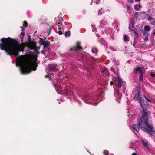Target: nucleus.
<instances>
[{"mask_svg":"<svg viewBox=\"0 0 155 155\" xmlns=\"http://www.w3.org/2000/svg\"><path fill=\"white\" fill-rule=\"evenodd\" d=\"M54 86L55 87V88L57 87L58 89V90H61V86H59V85H58L57 84H54Z\"/></svg>","mask_w":155,"mask_h":155,"instance_id":"obj_21","label":"nucleus"},{"mask_svg":"<svg viewBox=\"0 0 155 155\" xmlns=\"http://www.w3.org/2000/svg\"><path fill=\"white\" fill-rule=\"evenodd\" d=\"M58 33L59 35H61L63 34L62 31L60 30L58 31Z\"/></svg>","mask_w":155,"mask_h":155,"instance_id":"obj_29","label":"nucleus"},{"mask_svg":"<svg viewBox=\"0 0 155 155\" xmlns=\"http://www.w3.org/2000/svg\"><path fill=\"white\" fill-rule=\"evenodd\" d=\"M0 43V48L4 50L8 54L11 56L14 55L18 57L19 52L24 51V46L20 44L17 41H14L10 37L1 38Z\"/></svg>","mask_w":155,"mask_h":155,"instance_id":"obj_2","label":"nucleus"},{"mask_svg":"<svg viewBox=\"0 0 155 155\" xmlns=\"http://www.w3.org/2000/svg\"><path fill=\"white\" fill-rule=\"evenodd\" d=\"M83 49L80 46V43L77 42L76 46L72 47L70 49L71 51H78Z\"/></svg>","mask_w":155,"mask_h":155,"instance_id":"obj_9","label":"nucleus"},{"mask_svg":"<svg viewBox=\"0 0 155 155\" xmlns=\"http://www.w3.org/2000/svg\"><path fill=\"white\" fill-rule=\"evenodd\" d=\"M102 42H104V41H101V43H102Z\"/></svg>","mask_w":155,"mask_h":155,"instance_id":"obj_48","label":"nucleus"},{"mask_svg":"<svg viewBox=\"0 0 155 155\" xmlns=\"http://www.w3.org/2000/svg\"><path fill=\"white\" fill-rule=\"evenodd\" d=\"M144 72V68L141 67H137L134 70V73L137 74H143Z\"/></svg>","mask_w":155,"mask_h":155,"instance_id":"obj_7","label":"nucleus"},{"mask_svg":"<svg viewBox=\"0 0 155 155\" xmlns=\"http://www.w3.org/2000/svg\"><path fill=\"white\" fill-rule=\"evenodd\" d=\"M28 40L29 41H30L31 40L30 36H28Z\"/></svg>","mask_w":155,"mask_h":155,"instance_id":"obj_36","label":"nucleus"},{"mask_svg":"<svg viewBox=\"0 0 155 155\" xmlns=\"http://www.w3.org/2000/svg\"><path fill=\"white\" fill-rule=\"evenodd\" d=\"M28 25V23L26 22L25 21H24V24H23V26L24 27H27V25Z\"/></svg>","mask_w":155,"mask_h":155,"instance_id":"obj_28","label":"nucleus"},{"mask_svg":"<svg viewBox=\"0 0 155 155\" xmlns=\"http://www.w3.org/2000/svg\"><path fill=\"white\" fill-rule=\"evenodd\" d=\"M59 30L61 29V27H59Z\"/></svg>","mask_w":155,"mask_h":155,"instance_id":"obj_43","label":"nucleus"},{"mask_svg":"<svg viewBox=\"0 0 155 155\" xmlns=\"http://www.w3.org/2000/svg\"><path fill=\"white\" fill-rule=\"evenodd\" d=\"M138 13L137 12H136L134 15V17L137 18L138 16Z\"/></svg>","mask_w":155,"mask_h":155,"instance_id":"obj_26","label":"nucleus"},{"mask_svg":"<svg viewBox=\"0 0 155 155\" xmlns=\"http://www.w3.org/2000/svg\"><path fill=\"white\" fill-rule=\"evenodd\" d=\"M21 34L23 36H24L25 35V33L24 32H22L21 33Z\"/></svg>","mask_w":155,"mask_h":155,"instance_id":"obj_35","label":"nucleus"},{"mask_svg":"<svg viewBox=\"0 0 155 155\" xmlns=\"http://www.w3.org/2000/svg\"><path fill=\"white\" fill-rule=\"evenodd\" d=\"M145 14L146 15L147 17V19L148 21H149L150 20H154V19L153 18L150 16V14H148V13L146 14Z\"/></svg>","mask_w":155,"mask_h":155,"instance_id":"obj_15","label":"nucleus"},{"mask_svg":"<svg viewBox=\"0 0 155 155\" xmlns=\"http://www.w3.org/2000/svg\"><path fill=\"white\" fill-rule=\"evenodd\" d=\"M91 51L93 53H94L95 52V51L93 49Z\"/></svg>","mask_w":155,"mask_h":155,"instance_id":"obj_39","label":"nucleus"},{"mask_svg":"<svg viewBox=\"0 0 155 155\" xmlns=\"http://www.w3.org/2000/svg\"><path fill=\"white\" fill-rule=\"evenodd\" d=\"M148 37L147 36H146L145 38H144V41H147L148 39Z\"/></svg>","mask_w":155,"mask_h":155,"instance_id":"obj_33","label":"nucleus"},{"mask_svg":"<svg viewBox=\"0 0 155 155\" xmlns=\"http://www.w3.org/2000/svg\"><path fill=\"white\" fill-rule=\"evenodd\" d=\"M23 37H22V38H21V41L22 42H23Z\"/></svg>","mask_w":155,"mask_h":155,"instance_id":"obj_41","label":"nucleus"},{"mask_svg":"<svg viewBox=\"0 0 155 155\" xmlns=\"http://www.w3.org/2000/svg\"><path fill=\"white\" fill-rule=\"evenodd\" d=\"M129 28L130 29V27H129Z\"/></svg>","mask_w":155,"mask_h":155,"instance_id":"obj_50","label":"nucleus"},{"mask_svg":"<svg viewBox=\"0 0 155 155\" xmlns=\"http://www.w3.org/2000/svg\"><path fill=\"white\" fill-rule=\"evenodd\" d=\"M104 155H114L113 154H109V152L107 150H105L104 151Z\"/></svg>","mask_w":155,"mask_h":155,"instance_id":"obj_20","label":"nucleus"},{"mask_svg":"<svg viewBox=\"0 0 155 155\" xmlns=\"http://www.w3.org/2000/svg\"><path fill=\"white\" fill-rule=\"evenodd\" d=\"M146 13V12H142V13Z\"/></svg>","mask_w":155,"mask_h":155,"instance_id":"obj_46","label":"nucleus"},{"mask_svg":"<svg viewBox=\"0 0 155 155\" xmlns=\"http://www.w3.org/2000/svg\"><path fill=\"white\" fill-rule=\"evenodd\" d=\"M107 70V69L106 68H104V69L103 71L102 72H103L104 71Z\"/></svg>","mask_w":155,"mask_h":155,"instance_id":"obj_40","label":"nucleus"},{"mask_svg":"<svg viewBox=\"0 0 155 155\" xmlns=\"http://www.w3.org/2000/svg\"><path fill=\"white\" fill-rule=\"evenodd\" d=\"M17 67L20 66L21 73L22 74L29 73L33 70L35 71L38 66L36 63L32 61H27L25 59L20 58L18 59L16 64Z\"/></svg>","mask_w":155,"mask_h":155,"instance_id":"obj_3","label":"nucleus"},{"mask_svg":"<svg viewBox=\"0 0 155 155\" xmlns=\"http://www.w3.org/2000/svg\"><path fill=\"white\" fill-rule=\"evenodd\" d=\"M144 97L148 102L150 103L152 102V101L151 100L148 99L145 95H144Z\"/></svg>","mask_w":155,"mask_h":155,"instance_id":"obj_23","label":"nucleus"},{"mask_svg":"<svg viewBox=\"0 0 155 155\" xmlns=\"http://www.w3.org/2000/svg\"><path fill=\"white\" fill-rule=\"evenodd\" d=\"M135 0L137 2H139L140 1V0Z\"/></svg>","mask_w":155,"mask_h":155,"instance_id":"obj_42","label":"nucleus"},{"mask_svg":"<svg viewBox=\"0 0 155 155\" xmlns=\"http://www.w3.org/2000/svg\"><path fill=\"white\" fill-rule=\"evenodd\" d=\"M93 2H94L96 3V4H98L100 2V0H92Z\"/></svg>","mask_w":155,"mask_h":155,"instance_id":"obj_25","label":"nucleus"},{"mask_svg":"<svg viewBox=\"0 0 155 155\" xmlns=\"http://www.w3.org/2000/svg\"><path fill=\"white\" fill-rule=\"evenodd\" d=\"M123 39L124 42H127L129 41V37L128 35H124V36Z\"/></svg>","mask_w":155,"mask_h":155,"instance_id":"obj_13","label":"nucleus"},{"mask_svg":"<svg viewBox=\"0 0 155 155\" xmlns=\"http://www.w3.org/2000/svg\"><path fill=\"white\" fill-rule=\"evenodd\" d=\"M58 24H61V23H58Z\"/></svg>","mask_w":155,"mask_h":155,"instance_id":"obj_49","label":"nucleus"},{"mask_svg":"<svg viewBox=\"0 0 155 155\" xmlns=\"http://www.w3.org/2000/svg\"><path fill=\"white\" fill-rule=\"evenodd\" d=\"M144 29L145 31H148L150 29V28L149 26L146 25L144 26Z\"/></svg>","mask_w":155,"mask_h":155,"instance_id":"obj_19","label":"nucleus"},{"mask_svg":"<svg viewBox=\"0 0 155 155\" xmlns=\"http://www.w3.org/2000/svg\"><path fill=\"white\" fill-rule=\"evenodd\" d=\"M141 143L144 147H147L148 144L147 142H145L144 140H142L141 141Z\"/></svg>","mask_w":155,"mask_h":155,"instance_id":"obj_17","label":"nucleus"},{"mask_svg":"<svg viewBox=\"0 0 155 155\" xmlns=\"http://www.w3.org/2000/svg\"><path fill=\"white\" fill-rule=\"evenodd\" d=\"M131 155H137V154L136 153H133Z\"/></svg>","mask_w":155,"mask_h":155,"instance_id":"obj_37","label":"nucleus"},{"mask_svg":"<svg viewBox=\"0 0 155 155\" xmlns=\"http://www.w3.org/2000/svg\"><path fill=\"white\" fill-rule=\"evenodd\" d=\"M153 35H155V31L153 33Z\"/></svg>","mask_w":155,"mask_h":155,"instance_id":"obj_45","label":"nucleus"},{"mask_svg":"<svg viewBox=\"0 0 155 155\" xmlns=\"http://www.w3.org/2000/svg\"><path fill=\"white\" fill-rule=\"evenodd\" d=\"M99 27L101 29H102L101 31H109L108 30L109 29V28L108 27L107 23L105 21H104L103 20H101L100 21Z\"/></svg>","mask_w":155,"mask_h":155,"instance_id":"obj_6","label":"nucleus"},{"mask_svg":"<svg viewBox=\"0 0 155 155\" xmlns=\"http://www.w3.org/2000/svg\"><path fill=\"white\" fill-rule=\"evenodd\" d=\"M133 33L136 35V36L134 38V39H137L138 37V33L135 31L133 30Z\"/></svg>","mask_w":155,"mask_h":155,"instance_id":"obj_18","label":"nucleus"},{"mask_svg":"<svg viewBox=\"0 0 155 155\" xmlns=\"http://www.w3.org/2000/svg\"><path fill=\"white\" fill-rule=\"evenodd\" d=\"M70 32L69 31H66L65 33V35L66 36H69L70 35Z\"/></svg>","mask_w":155,"mask_h":155,"instance_id":"obj_22","label":"nucleus"},{"mask_svg":"<svg viewBox=\"0 0 155 155\" xmlns=\"http://www.w3.org/2000/svg\"><path fill=\"white\" fill-rule=\"evenodd\" d=\"M150 75L152 76V77H154L155 76V74L152 72H151L150 73Z\"/></svg>","mask_w":155,"mask_h":155,"instance_id":"obj_32","label":"nucleus"},{"mask_svg":"<svg viewBox=\"0 0 155 155\" xmlns=\"http://www.w3.org/2000/svg\"><path fill=\"white\" fill-rule=\"evenodd\" d=\"M140 89H139L138 91H137L136 94L134 96V98L137 99L138 102L141 104V98L140 97ZM142 105V104H141Z\"/></svg>","mask_w":155,"mask_h":155,"instance_id":"obj_10","label":"nucleus"},{"mask_svg":"<svg viewBox=\"0 0 155 155\" xmlns=\"http://www.w3.org/2000/svg\"><path fill=\"white\" fill-rule=\"evenodd\" d=\"M128 2L131 3L133 2V0H127Z\"/></svg>","mask_w":155,"mask_h":155,"instance_id":"obj_30","label":"nucleus"},{"mask_svg":"<svg viewBox=\"0 0 155 155\" xmlns=\"http://www.w3.org/2000/svg\"><path fill=\"white\" fill-rule=\"evenodd\" d=\"M141 5L139 3L138 4H137L134 6V9L135 10L137 11L139 10V8H141Z\"/></svg>","mask_w":155,"mask_h":155,"instance_id":"obj_14","label":"nucleus"},{"mask_svg":"<svg viewBox=\"0 0 155 155\" xmlns=\"http://www.w3.org/2000/svg\"><path fill=\"white\" fill-rule=\"evenodd\" d=\"M114 84V83L113 82L111 81L110 82V85L112 86Z\"/></svg>","mask_w":155,"mask_h":155,"instance_id":"obj_38","label":"nucleus"},{"mask_svg":"<svg viewBox=\"0 0 155 155\" xmlns=\"http://www.w3.org/2000/svg\"><path fill=\"white\" fill-rule=\"evenodd\" d=\"M154 21H153V23H155V19H154Z\"/></svg>","mask_w":155,"mask_h":155,"instance_id":"obj_44","label":"nucleus"},{"mask_svg":"<svg viewBox=\"0 0 155 155\" xmlns=\"http://www.w3.org/2000/svg\"><path fill=\"white\" fill-rule=\"evenodd\" d=\"M126 7L127 8V9L128 11H130V8L129 6L127 5L126 6Z\"/></svg>","mask_w":155,"mask_h":155,"instance_id":"obj_31","label":"nucleus"},{"mask_svg":"<svg viewBox=\"0 0 155 155\" xmlns=\"http://www.w3.org/2000/svg\"><path fill=\"white\" fill-rule=\"evenodd\" d=\"M124 83H125V82L123 81L121 78L118 77H117V78L116 79L115 84L116 86L118 87V92L116 93L114 95L115 96L118 95V97H117V98H120L121 97V94H120V91L121 90V87H122V90L124 91L125 88V86L124 85Z\"/></svg>","mask_w":155,"mask_h":155,"instance_id":"obj_5","label":"nucleus"},{"mask_svg":"<svg viewBox=\"0 0 155 155\" xmlns=\"http://www.w3.org/2000/svg\"><path fill=\"white\" fill-rule=\"evenodd\" d=\"M64 92L65 94L67 95H71L73 94V90L72 89H70V87H69L68 88L65 89L64 90Z\"/></svg>","mask_w":155,"mask_h":155,"instance_id":"obj_12","label":"nucleus"},{"mask_svg":"<svg viewBox=\"0 0 155 155\" xmlns=\"http://www.w3.org/2000/svg\"><path fill=\"white\" fill-rule=\"evenodd\" d=\"M49 72L50 74L53 75V74L51 73L50 72L51 71L55 72L57 70H58V68L57 65L56 64H54L52 65H49Z\"/></svg>","mask_w":155,"mask_h":155,"instance_id":"obj_8","label":"nucleus"},{"mask_svg":"<svg viewBox=\"0 0 155 155\" xmlns=\"http://www.w3.org/2000/svg\"><path fill=\"white\" fill-rule=\"evenodd\" d=\"M130 147L133 150H136L137 148H136V147Z\"/></svg>","mask_w":155,"mask_h":155,"instance_id":"obj_34","label":"nucleus"},{"mask_svg":"<svg viewBox=\"0 0 155 155\" xmlns=\"http://www.w3.org/2000/svg\"><path fill=\"white\" fill-rule=\"evenodd\" d=\"M103 12V11L102 10V9H101L99 10L98 11V15H101L102 14Z\"/></svg>","mask_w":155,"mask_h":155,"instance_id":"obj_27","label":"nucleus"},{"mask_svg":"<svg viewBox=\"0 0 155 155\" xmlns=\"http://www.w3.org/2000/svg\"><path fill=\"white\" fill-rule=\"evenodd\" d=\"M136 39L134 38V42L132 44V45L135 48H136L137 47L135 46L136 40Z\"/></svg>","mask_w":155,"mask_h":155,"instance_id":"obj_24","label":"nucleus"},{"mask_svg":"<svg viewBox=\"0 0 155 155\" xmlns=\"http://www.w3.org/2000/svg\"><path fill=\"white\" fill-rule=\"evenodd\" d=\"M82 94L83 95L84 101L85 102L91 104L94 106L96 105L97 103L101 101V100H99H99V98H95L94 96L92 94H89L87 92H83Z\"/></svg>","mask_w":155,"mask_h":155,"instance_id":"obj_4","label":"nucleus"},{"mask_svg":"<svg viewBox=\"0 0 155 155\" xmlns=\"http://www.w3.org/2000/svg\"><path fill=\"white\" fill-rule=\"evenodd\" d=\"M114 22L113 23V24H112L113 25H114Z\"/></svg>","mask_w":155,"mask_h":155,"instance_id":"obj_47","label":"nucleus"},{"mask_svg":"<svg viewBox=\"0 0 155 155\" xmlns=\"http://www.w3.org/2000/svg\"><path fill=\"white\" fill-rule=\"evenodd\" d=\"M141 104L140 103L141 107L143 109L142 115L139 119L137 120L138 122L137 124H134L132 127L137 132H138L141 128L142 130L147 132L150 136H152L155 134L154 127L150 124L149 123L148 118L150 114V112L148 111L147 109L144 108L143 105H148L147 102H145L144 100L141 98Z\"/></svg>","mask_w":155,"mask_h":155,"instance_id":"obj_1","label":"nucleus"},{"mask_svg":"<svg viewBox=\"0 0 155 155\" xmlns=\"http://www.w3.org/2000/svg\"><path fill=\"white\" fill-rule=\"evenodd\" d=\"M39 42L44 46V48L48 47L50 45V42L45 41L42 38H40Z\"/></svg>","mask_w":155,"mask_h":155,"instance_id":"obj_11","label":"nucleus"},{"mask_svg":"<svg viewBox=\"0 0 155 155\" xmlns=\"http://www.w3.org/2000/svg\"><path fill=\"white\" fill-rule=\"evenodd\" d=\"M143 74H139L140 82H141L143 81Z\"/></svg>","mask_w":155,"mask_h":155,"instance_id":"obj_16","label":"nucleus"}]
</instances>
